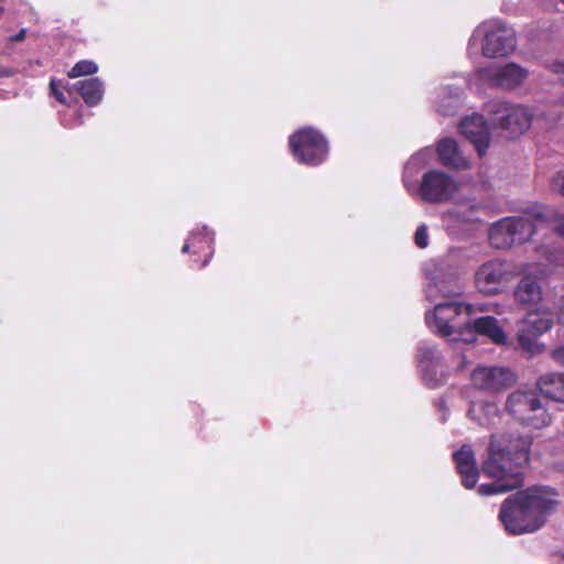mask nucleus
Masks as SVG:
<instances>
[{
    "label": "nucleus",
    "instance_id": "nucleus-1",
    "mask_svg": "<svg viewBox=\"0 0 564 564\" xmlns=\"http://www.w3.org/2000/svg\"><path fill=\"white\" fill-rule=\"evenodd\" d=\"M532 437L518 433L491 435L487 457L481 471L491 484H482L477 491L480 496H492L511 491L523 486V467L529 464Z\"/></svg>",
    "mask_w": 564,
    "mask_h": 564
},
{
    "label": "nucleus",
    "instance_id": "nucleus-2",
    "mask_svg": "<svg viewBox=\"0 0 564 564\" xmlns=\"http://www.w3.org/2000/svg\"><path fill=\"white\" fill-rule=\"evenodd\" d=\"M558 492L549 486H531L509 496L501 505L499 520L512 534L534 532L558 506Z\"/></svg>",
    "mask_w": 564,
    "mask_h": 564
},
{
    "label": "nucleus",
    "instance_id": "nucleus-3",
    "mask_svg": "<svg viewBox=\"0 0 564 564\" xmlns=\"http://www.w3.org/2000/svg\"><path fill=\"white\" fill-rule=\"evenodd\" d=\"M471 313L473 307L469 304L444 302L434 307L432 315L426 314L425 319L442 337H452L455 341H462L463 330L469 324Z\"/></svg>",
    "mask_w": 564,
    "mask_h": 564
},
{
    "label": "nucleus",
    "instance_id": "nucleus-4",
    "mask_svg": "<svg viewBox=\"0 0 564 564\" xmlns=\"http://www.w3.org/2000/svg\"><path fill=\"white\" fill-rule=\"evenodd\" d=\"M289 147L302 164L318 166L327 160L329 145L326 137L313 127H304L289 137Z\"/></svg>",
    "mask_w": 564,
    "mask_h": 564
},
{
    "label": "nucleus",
    "instance_id": "nucleus-5",
    "mask_svg": "<svg viewBox=\"0 0 564 564\" xmlns=\"http://www.w3.org/2000/svg\"><path fill=\"white\" fill-rule=\"evenodd\" d=\"M506 410L518 422L532 429L550 425L551 414L534 391H514L506 402Z\"/></svg>",
    "mask_w": 564,
    "mask_h": 564
},
{
    "label": "nucleus",
    "instance_id": "nucleus-6",
    "mask_svg": "<svg viewBox=\"0 0 564 564\" xmlns=\"http://www.w3.org/2000/svg\"><path fill=\"white\" fill-rule=\"evenodd\" d=\"M554 325L553 313L545 307L528 312L518 324L517 340L519 346L530 355L542 351L538 338L549 332Z\"/></svg>",
    "mask_w": 564,
    "mask_h": 564
},
{
    "label": "nucleus",
    "instance_id": "nucleus-7",
    "mask_svg": "<svg viewBox=\"0 0 564 564\" xmlns=\"http://www.w3.org/2000/svg\"><path fill=\"white\" fill-rule=\"evenodd\" d=\"M457 191V182L446 173L436 170L424 173L420 184V194L427 203L446 202Z\"/></svg>",
    "mask_w": 564,
    "mask_h": 564
},
{
    "label": "nucleus",
    "instance_id": "nucleus-8",
    "mask_svg": "<svg viewBox=\"0 0 564 564\" xmlns=\"http://www.w3.org/2000/svg\"><path fill=\"white\" fill-rule=\"evenodd\" d=\"M473 386L486 393H499L510 388L514 381L512 371L505 367H477L473 370Z\"/></svg>",
    "mask_w": 564,
    "mask_h": 564
},
{
    "label": "nucleus",
    "instance_id": "nucleus-9",
    "mask_svg": "<svg viewBox=\"0 0 564 564\" xmlns=\"http://www.w3.org/2000/svg\"><path fill=\"white\" fill-rule=\"evenodd\" d=\"M494 108L495 113H502L498 119L499 127L507 131L510 138H518L530 128L532 115L527 107L500 101L495 104Z\"/></svg>",
    "mask_w": 564,
    "mask_h": 564
},
{
    "label": "nucleus",
    "instance_id": "nucleus-10",
    "mask_svg": "<svg viewBox=\"0 0 564 564\" xmlns=\"http://www.w3.org/2000/svg\"><path fill=\"white\" fill-rule=\"evenodd\" d=\"M517 45L516 32L501 23H492L486 31L482 41V54L488 57L506 56L513 52Z\"/></svg>",
    "mask_w": 564,
    "mask_h": 564
},
{
    "label": "nucleus",
    "instance_id": "nucleus-11",
    "mask_svg": "<svg viewBox=\"0 0 564 564\" xmlns=\"http://www.w3.org/2000/svg\"><path fill=\"white\" fill-rule=\"evenodd\" d=\"M463 330L462 341L474 343L477 335L490 338L497 345H505L507 336L505 330L499 326L498 319L494 316H482L474 321L470 319L467 327Z\"/></svg>",
    "mask_w": 564,
    "mask_h": 564
},
{
    "label": "nucleus",
    "instance_id": "nucleus-12",
    "mask_svg": "<svg viewBox=\"0 0 564 564\" xmlns=\"http://www.w3.org/2000/svg\"><path fill=\"white\" fill-rule=\"evenodd\" d=\"M485 75L492 86L512 90L522 85L529 72L514 63H509L503 66L488 68Z\"/></svg>",
    "mask_w": 564,
    "mask_h": 564
},
{
    "label": "nucleus",
    "instance_id": "nucleus-13",
    "mask_svg": "<svg viewBox=\"0 0 564 564\" xmlns=\"http://www.w3.org/2000/svg\"><path fill=\"white\" fill-rule=\"evenodd\" d=\"M459 132L469 140L482 158L490 144V134L482 116L475 115L462 120Z\"/></svg>",
    "mask_w": 564,
    "mask_h": 564
},
{
    "label": "nucleus",
    "instance_id": "nucleus-14",
    "mask_svg": "<svg viewBox=\"0 0 564 564\" xmlns=\"http://www.w3.org/2000/svg\"><path fill=\"white\" fill-rule=\"evenodd\" d=\"M457 473L460 475L462 485L466 489H473L479 478V469L476 463L475 453L469 445H463L453 454Z\"/></svg>",
    "mask_w": 564,
    "mask_h": 564
},
{
    "label": "nucleus",
    "instance_id": "nucleus-15",
    "mask_svg": "<svg viewBox=\"0 0 564 564\" xmlns=\"http://www.w3.org/2000/svg\"><path fill=\"white\" fill-rule=\"evenodd\" d=\"M513 297L516 303L523 308L538 306L543 300L539 279L532 274L522 276L513 290Z\"/></svg>",
    "mask_w": 564,
    "mask_h": 564
},
{
    "label": "nucleus",
    "instance_id": "nucleus-16",
    "mask_svg": "<svg viewBox=\"0 0 564 564\" xmlns=\"http://www.w3.org/2000/svg\"><path fill=\"white\" fill-rule=\"evenodd\" d=\"M506 271L500 261H488L484 263L476 273L478 290L485 294H495L503 279Z\"/></svg>",
    "mask_w": 564,
    "mask_h": 564
},
{
    "label": "nucleus",
    "instance_id": "nucleus-17",
    "mask_svg": "<svg viewBox=\"0 0 564 564\" xmlns=\"http://www.w3.org/2000/svg\"><path fill=\"white\" fill-rule=\"evenodd\" d=\"M437 154L442 165L453 170H466L468 160L462 154L457 142L452 138H444L437 144Z\"/></svg>",
    "mask_w": 564,
    "mask_h": 564
},
{
    "label": "nucleus",
    "instance_id": "nucleus-18",
    "mask_svg": "<svg viewBox=\"0 0 564 564\" xmlns=\"http://www.w3.org/2000/svg\"><path fill=\"white\" fill-rule=\"evenodd\" d=\"M499 227L509 230L512 238V246L523 243L535 232L534 223L524 217H508L499 220Z\"/></svg>",
    "mask_w": 564,
    "mask_h": 564
},
{
    "label": "nucleus",
    "instance_id": "nucleus-19",
    "mask_svg": "<svg viewBox=\"0 0 564 564\" xmlns=\"http://www.w3.org/2000/svg\"><path fill=\"white\" fill-rule=\"evenodd\" d=\"M536 387L545 398L564 403L563 372H550L542 375L536 381Z\"/></svg>",
    "mask_w": 564,
    "mask_h": 564
},
{
    "label": "nucleus",
    "instance_id": "nucleus-20",
    "mask_svg": "<svg viewBox=\"0 0 564 564\" xmlns=\"http://www.w3.org/2000/svg\"><path fill=\"white\" fill-rule=\"evenodd\" d=\"M182 252L192 254H203L204 259L200 261V264L198 267L204 268L208 264L213 256L212 240L206 235H192L183 245Z\"/></svg>",
    "mask_w": 564,
    "mask_h": 564
},
{
    "label": "nucleus",
    "instance_id": "nucleus-21",
    "mask_svg": "<svg viewBox=\"0 0 564 564\" xmlns=\"http://www.w3.org/2000/svg\"><path fill=\"white\" fill-rule=\"evenodd\" d=\"M76 90L88 106H96L100 102L104 95L102 83L94 77L84 80H79L75 85Z\"/></svg>",
    "mask_w": 564,
    "mask_h": 564
},
{
    "label": "nucleus",
    "instance_id": "nucleus-22",
    "mask_svg": "<svg viewBox=\"0 0 564 564\" xmlns=\"http://www.w3.org/2000/svg\"><path fill=\"white\" fill-rule=\"evenodd\" d=\"M489 242L496 249H506L512 246L510 231L499 227V221L495 223L489 229Z\"/></svg>",
    "mask_w": 564,
    "mask_h": 564
},
{
    "label": "nucleus",
    "instance_id": "nucleus-23",
    "mask_svg": "<svg viewBox=\"0 0 564 564\" xmlns=\"http://www.w3.org/2000/svg\"><path fill=\"white\" fill-rule=\"evenodd\" d=\"M98 66L93 61L82 59L78 61L73 68L68 72L69 78H76L80 76L94 75L97 73Z\"/></svg>",
    "mask_w": 564,
    "mask_h": 564
},
{
    "label": "nucleus",
    "instance_id": "nucleus-24",
    "mask_svg": "<svg viewBox=\"0 0 564 564\" xmlns=\"http://www.w3.org/2000/svg\"><path fill=\"white\" fill-rule=\"evenodd\" d=\"M414 242L420 249H424L429 246L427 227L425 225H421L416 228L414 234Z\"/></svg>",
    "mask_w": 564,
    "mask_h": 564
},
{
    "label": "nucleus",
    "instance_id": "nucleus-25",
    "mask_svg": "<svg viewBox=\"0 0 564 564\" xmlns=\"http://www.w3.org/2000/svg\"><path fill=\"white\" fill-rule=\"evenodd\" d=\"M51 95L62 105H66L67 100L64 93L59 88V83L52 78L50 82Z\"/></svg>",
    "mask_w": 564,
    "mask_h": 564
},
{
    "label": "nucleus",
    "instance_id": "nucleus-26",
    "mask_svg": "<svg viewBox=\"0 0 564 564\" xmlns=\"http://www.w3.org/2000/svg\"><path fill=\"white\" fill-rule=\"evenodd\" d=\"M551 358L558 365L564 367V345L551 351Z\"/></svg>",
    "mask_w": 564,
    "mask_h": 564
},
{
    "label": "nucleus",
    "instance_id": "nucleus-27",
    "mask_svg": "<svg viewBox=\"0 0 564 564\" xmlns=\"http://www.w3.org/2000/svg\"><path fill=\"white\" fill-rule=\"evenodd\" d=\"M553 182L554 185L558 188V192L564 196V173L558 174Z\"/></svg>",
    "mask_w": 564,
    "mask_h": 564
},
{
    "label": "nucleus",
    "instance_id": "nucleus-28",
    "mask_svg": "<svg viewBox=\"0 0 564 564\" xmlns=\"http://www.w3.org/2000/svg\"><path fill=\"white\" fill-rule=\"evenodd\" d=\"M550 68L555 74L564 73V62L555 61L550 65Z\"/></svg>",
    "mask_w": 564,
    "mask_h": 564
},
{
    "label": "nucleus",
    "instance_id": "nucleus-29",
    "mask_svg": "<svg viewBox=\"0 0 564 564\" xmlns=\"http://www.w3.org/2000/svg\"><path fill=\"white\" fill-rule=\"evenodd\" d=\"M555 231L558 236L564 238V216L555 224Z\"/></svg>",
    "mask_w": 564,
    "mask_h": 564
},
{
    "label": "nucleus",
    "instance_id": "nucleus-30",
    "mask_svg": "<svg viewBox=\"0 0 564 564\" xmlns=\"http://www.w3.org/2000/svg\"><path fill=\"white\" fill-rule=\"evenodd\" d=\"M26 31L25 29H21L17 34L11 36L12 42H21L25 39Z\"/></svg>",
    "mask_w": 564,
    "mask_h": 564
},
{
    "label": "nucleus",
    "instance_id": "nucleus-31",
    "mask_svg": "<svg viewBox=\"0 0 564 564\" xmlns=\"http://www.w3.org/2000/svg\"><path fill=\"white\" fill-rule=\"evenodd\" d=\"M558 322L564 325V297L561 299L560 312H558Z\"/></svg>",
    "mask_w": 564,
    "mask_h": 564
},
{
    "label": "nucleus",
    "instance_id": "nucleus-32",
    "mask_svg": "<svg viewBox=\"0 0 564 564\" xmlns=\"http://www.w3.org/2000/svg\"><path fill=\"white\" fill-rule=\"evenodd\" d=\"M435 349L434 348H426L423 350V356L429 359L434 356Z\"/></svg>",
    "mask_w": 564,
    "mask_h": 564
},
{
    "label": "nucleus",
    "instance_id": "nucleus-33",
    "mask_svg": "<svg viewBox=\"0 0 564 564\" xmlns=\"http://www.w3.org/2000/svg\"><path fill=\"white\" fill-rule=\"evenodd\" d=\"M3 11H4V10H3V8H2V7H0V18H1V17H2V14H3Z\"/></svg>",
    "mask_w": 564,
    "mask_h": 564
},
{
    "label": "nucleus",
    "instance_id": "nucleus-34",
    "mask_svg": "<svg viewBox=\"0 0 564 564\" xmlns=\"http://www.w3.org/2000/svg\"><path fill=\"white\" fill-rule=\"evenodd\" d=\"M564 3V0H561Z\"/></svg>",
    "mask_w": 564,
    "mask_h": 564
}]
</instances>
